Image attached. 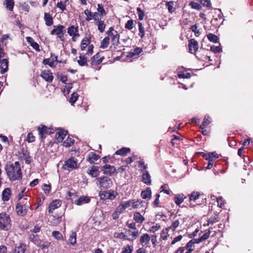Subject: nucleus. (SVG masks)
I'll return each instance as SVG.
<instances>
[{"instance_id": "obj_1", "label": "nucleus", "mask_w": 253, "mask_h": 253, "mask_svg": "<svg viewBox=\"0 0 253 253\" xmlns=\"http://www.w3.org/2000/svg\"><path fill=\"white\" fill-rule=\"evenodd\" d=\"M7 177L11 181L19 180L22 178V172L19 162L16 161L14 163L8 162L4 167Z\"/></svg>"}, {"instance_id": "obj_2", "label": "nucleus", "mask_w": 253, "mask_h": 253, "mask_svg": "<svg viewBox=\"0 0 253 253\" xmlns=\"http://www.w3.org/2000/svg\"><path fill=\"white\" fill-rule=\"evenodd\" d=\"M29 239L36 246L42 250L47 249L51 245V243L47 240H41L38 235L34 234H31L30 235Z\"/></svg>"}, {"instance_id": "obj_3", "label": "nucleus", "mask_w": 253, "mask_h": 253, "mask_svg": "<svg viewBox=\"0 0 253 253\" xmlns=\"http://www.w3.org/2000/svg\"><path fill=\"white\" fill-rule=\"evenodd\" d=\"M95 180L97 186L101 189H107L113 185L112 179L107 176H100L97 178Z\"/></svg>"}, {"instance_id": "obj_4", "label": "nucleus", "mask_w": 253, "mask_h": 253, "mask_svg": "<svg viewBox=\"0 0 253 253\" xmlns=\"http://www.w3.org/2000/svg\"><path fill=\"white\" fill-rule=\"evenodd\" d=\"M11 219L10 216L6 212H3L0 213V228L2 230L7 231L11 227Z\"/></svg>"}, {"instance_id": "obj_5", "label": "nucleus", "mask_w": 253, "mask_h": 253, "mask_svg": "<svg viewBox=\"0 0 253 253\" xmlns=\"http://www.w3.org/2000/svg\"><path fill=\"white\" fill-rule=\"evenodd\" d=\"M78 168L77 159L74 157H71L66 160L63 166V168L69 171Z\"/></svg>"}, {"instance_id": "obj_6", "label": "nucleus", "mask_w": 253, "mask_h": 253, "mask_svg": "<svg viewBox=\"0 0 253 253\" xmlns=\"http://www.w3.org/2000/svg\"><path fill=\"white\" fill-rule=\"evenodd\" d=\"M65 27L61 25L54 26L53 29L51 31V35H56L62 41H64V35L65 33Z\"/></svg>"}, {"instance_id": "obj_7", "label": "nucleus", "mask_w": 253, "mask_h": 253, "mask_svg": "<svg viewBox=\"0 0 253 253\" xmlns=\"http://www.w3.org/2000/svg\"><path fill=\"white\" fill-rule=\"evenodd\" d=\"M31 206L30 204H29L28 206H26L22 205V203H17L15 208L17 214L22 216L25 215L28 212V208Z\"/></svg>"}, {"instance_id": "obj_8", "label": "nucleus", "mask_w": 253, "mask_h": 253, "mask_svg": "<svg viewBox=\"0 0 253 253\" xmlns=\"http://www.w3.org/2000/svg\"><path fill=\"white\" fill-rule=\"evenodd\" d=\"M103 173L107 175L111 176L116 171V168L114 166L106 164L101 168Z\"/></svg>"}, {"instance_id": "obj_9", "label": "nucleus", "mask_w": 253, "mask_h": 253, "mask_svg": "<svg viewBox=\"0 0 253 253\" xmlns=\"http://www.w3.org/2000/svg\"><path fill=\"white\" fill-rule=\"evenodd\" d=\"M39 135L41 139L45 138L44 134H51L53 132V129L51 128H47L45 126H42L41 127L38 128Z\"/></svg>"}, {"instance_id": "obj_10", "label": "nucleus", "mask_w": 253, "mask_h": 253, "mask_svg": "<svg viewBox=\"0 0 253 253\" xmlns=\"http://www.w3.org/2000/svg\"><path fill=\"white\" fill-rule=\"evenodd\" d=\"M61 201L59 200H55L52 201L48 206V212L52 213L53 211L61 206Z\"/></svg>"}, {"instance_id": "obj_11", "label": "nucleus", "mask_w": 253, "mask_h": 253, "mask_svg": "<svg viewBox=\"0 0 253 253\" xmlns=\"http://www.w3.org/2000/svg\"><path fill=\"white\" fill-rule=\"evenodd\" d=\"M189 49L191 53H195L198 49V42L194 39H191L189 41Z\"/></svg>"}, {"instance_id": "obj_12", "label": "nucleus", "mask_w": 253, "mask_h": 253, "mask_svg": "<svg viewBox=\"0 0 253 253\" xmlns=\"http://www.w3.org/2000/svg\"><path fill=\"white\" fill-rule=\"evenodd\" d=\"M41 76L48 82H52L53 76L49 70H44L41 73Z\"/></svg>"}, {"instance_id": "obj_13", "label": "nucleus", "mask_w": 253, "mask_h": 253, "mask_svg": "<svg viewBox=\"0 0 253 253\" xmlns=\"http://www.w3.org/2000/svg\"><path fill=\"white\" fill-rule=\"evenodd\" d=\"M87 173L92 177H96L99 175V167L93 166L87 170Z\"/></svg>"}, {"instance_id": "obj_14", "label": "nucleus", "mask_w": 253, "mask_h": 253, "mask_svg": "<svg viewBox=\"0 0 253 253\" xmlns=\"http://www.w3.org/2000/svg\"><path fill=\"white\" fill-rule=\"evenodd\" d=\"M0 71L1 73L4 74L8 70V61L7 59H0Z\"/></svg>"}, {"instance_id": "obj_15", "label": "nucleus", "mask_w": 253, "mask_h": 253, "mask_svg": "<svg viewBox=\"0 0 253 253\" xmlns=\"http://www.w3.org/2000/svg\"><path fill=\"white\" fill-rule=\"evenodd\" d=\"M26 250V245L24 243H20L19 245L15 246L13 253H25Z\"/></svg>"}, {"instance_id": "obj_16", "label": "nucleus", "mask_w": 253, "mask_h": 253, "mask_svg": "<svg viewBox=\"0 0 253 253\" xmlns=\"http://www.w3.org/2000/svg\"><path fill=\"white\" fill-rule=\"evenodd\" d=\"M150 239L147 233L144 234L140 238V243L142 247H144L148 244Z\"/></svg>"}, {"instance_id": "obj_17", "label": "nucleus", "mask_w": 253, "mask_h": 253, "mask_svg": "<svg viewBox=\"0 0 253 253\" xmlns=\"http://www.w3.org/2000/svg\"><path fill=\"white\" fill-rule=\"evenodd\" d=\"M90 199L87 196H81L78 200H75V203L78 206H81L84 204L88 203L90 202Z\"/></svg>"}, {"instance_id": "obj_18", "label": "nucleus", "mask_w": 253, "mask_h": 253, "mask_svg": "<svg viewBox=\"0 0 253 253\" xmlns=\"http://www.w3.org/2000/svg\"><path fill=\"white\" fill-rule=\"evenodd\" d=\"M100 156L94 152L89 153L87 156V160L90 164H94Z\"/></svg>"}, {"instance_id": "obj_19", "label": "nucleus", "mask_w": 253, "mask_h": 253, "mask_svg": "<svg viewBox=\"0 0 253 253\" xmlns=\"http://www.w3.org/2000/svg\"><path fill=\"white\" fill-rule=\"evenodd\" d=\"M67 133V131L60 129H59V131L56 132V138L58 141L62 142L64 139V137L66 135Z\"/></svg>"}, {"instance_id": "obj_20", "label": "nucleus", "mask_w": 253, "mask_h": 253, "mask_svg": "<svg viewBox=\"0 0 253 253\" xmlns=\"http://www.w3.org/2000/svg\"><path fill=\"white\" fill-rule=\"evenodd\" d=\"M11 196V190L9 188H5L2 192V199L3 201H8Z\"/></svg>"}, {"instance_id": "obj_21", "label": "nucleus", "mask_w": 253, "mask_h": 253, "mask_svg": "<svg viewBox=\"0 0 253 253\" xmlns=\"http://www.w3.org/2000/svg\"><path fill=\"white\" fill-rule=\"evenodd\" d=\"M142 181L146 184L150 185L151 184V176L148 171H145L142 175Z\"/></svg>"}, {"instance_id": "obj_22", "label": "nucleus", "mask_w": 253, "mask_h": 253, "mask_svg": "<svg viewBox=\"0 0 253 253\" xmlns=\"http://www.w3.org/2000/svg\"><path fill=\"white\" fill-rule=\"evenodd\" d=\"M126 233L127 234V236H132V239L130 238V241H133V240L136 239L139 235V232L138 230L132 231L128 229L126 231Z\"/></svg>"}, {"instance_id": "obj_23", "label": "nucleus", "mask_w": 253, "mask_h": 253, "mask_svg": "<svg viewBox=\"0 0 253 253\" xmlns=\"http://www.w3.org/2000/svg\"><path fill=\"white\" fill-rule=\"evenodd\" d=\"M44 19L45 22V25L47 26H50L53 23V18L51 16L50 14L48 13H44Z\"/></svg>"}, {"instance_id": "obj_24", "label": "nucleus", "mask_w": 253, "mask_h": 253, "mask_svg": "<svg viewBox=\"0 0 253 253\" xmlns=\"http://www.w3.org/2000/svg\"><path fill=\"white\" fill-rule=\"evenodd\" d=\"M133 219L137 223H142L145 220V218L139 212H135Z\"/></svg>"}, {"instance_id": "obj_25", "label": "nucleus", "mask_w": 253, "mask_h": 253, "mask_svg": "<svg viewBox=\"0 0 253 253\" xmlns=\"http://www.w3.org/2000/svg\"><path fill=\"white\" fill-rule=\"evenodd\" d=\"M78 63L81 66H88L87 63V59L84 55L80 54L79 59L78 60Z\"/></svg>"}, {"instance_id": "obj_26", "label": "nucleus", "mask_w": 253, "mask_h": 253, "mask_svg": "<svg viewBox=\"0 0 253 253\" xmlns=\"http://www.w3.org/2000/svg\"><path fill=\"white\" fill-rule=\"evenodd\" d=\"M67 32L70 36L79 34L78 28L75 27L74 26H71L68 28Z\"/></svg>"}, {"instance_id": "obj_27", "label": "nucleus", "mask_w": 253, "mask_h": 253, "mask_svg": "<svg viewBox=\"0 0 253 253\" xmlns=\"http://www.w3.org/2000/svg\"><path fill=\"white\" fill-rule=\"evenodd\" d=\"M151 191L150 189L147 188V190L142 191L141 193V196L142 199H146L147 198H150L151 196Z\"/></svg>"}, {"instance_id": "obj_28", "label": "nucleus", "mask_w": 253, "mask_h": 253, "mask_svg": "<svg viewBox=\"0 0 253 253\" xmlns=\"http://www.w3.org/2000/svg\"><path fill=\"white\" fill-rule=\"evenodd\" d=\"M130 206L133 207V200H129L126 202L122 203L120 204V208H121L122 210H125Z\"/></svg>"}, {"instance_id": "obj_29", "label": "nucleus", "mask_w": 253, "mask_h": 253, "mask_svg": "<svg viewBox=\"0 0 253 253\" xmlns=\"http://www.w3.org/2000/svg\"><path fill=\"white\" fill-rule=\"evenodd\" d=\"M130 149L129 148L123 147L120 150H117L115 154L121 156L125 155L127 153L129 152Z\"/></svg>"}, {"instance_id": "obj_30", "label": "nucleus", "mask_w": 253, "mask_h": 253, "mask_svg": "<svg viewBox=\"0 0 253 253\" xmlns=\"http://www.w3.org/2000/svg\"><path fill=\"white\" fill-rule=\"evenodd\" d=\"M210 117L209 115H206L202 124L200 126V128L203 129L205 127L209 125L211 123V121L210 120Z\"/></svg>"}, {"instance_id": "obj_31", "label": "nucleus", "mask_w": 253, "mask_h": 253, "mask_svg": "<svg viewBox=\"0 0 253 253\" xmlns=\"http://www.w3.org/2000/svg\"><path fill=\"white\" fill-rule=\"evenodd\" d=\"M185 198L183 194L177 195L174 199V202L176 205H180L184 201Z\"/></svg>"}, {"instance_id": "obj_32", "label": "nucleus", "mask_w": 253, "mask_h": 253, "mask_svg": "<svg viewBox=\"0 0 253 253\" xmlns=\"http://www.w3.org/2000/svg\"><path fill=\"white\" fill-rule=\"evenodd\" d=\"M143 203H144V202L142 200H133V208H134V209L140 208L141 207H143Z\"/></svg>"}, {"instance_id": "obj_33", "label": "nucleus", "mask_w": 253, "mask_h": 253, "mask_svg": "<svg viewBox=\"0 0 253 253\" xmlns=\"http://www.w3.org/2000/svg\"><path fill=\"white\" fill-rule=\"evenodd\" d=\"M207 37L208 40L211 42L216 43L218 42V38L217 36L213 34L210 33L207 35Z\"/></svg>"}, {"instance_id": "obj_34", "label": "nucleus", "mask_w": 253, "mask_h": 253, "mask_svg": "<svg viewBox=\"0 0 253 253\" xmlns=\"http://www.w3.org/2000/svg\"><path fill=\"white\" fill-rule=\"evenodd\" d=\"M99 196L101 199H112V195L110 193L107 191H103L102 193H99Z\"/></svg>"}, {"instance_id": "obj_35", "label": "nucleus", "mask_w": 253, "mask_h": 253, "mask_svg": "<svg viewBox=\"0 0 253 253\" xmlns=\"http://www.w3.org/2000/svg\"><path fill=\"white\" fill-rule=\"evenodd\" d=\"M109 41L110 39L109 37H106L104 38L101 42V45L100 46V48L102 49L106 48L109 43Z\"/></svg>"}, {"instance_id": "obj_36", "label": "nucleus", "mask_w": 253, "mask_h": 253, "mask_svg": "<svg viewBox=\"0 0 253 253\" xmlns=\"http://www.w3.org/2000/svg\"><path fill=\"white\" fill-rule=\"evenodd\" d=\"M6 7L7 9L12 11L14 6V0H5Z\"/></svg>"}, {"instance_id": "obj_37", "label": "nucleus", "mask_w": 253, "mask_h": 253, "mask_svg": "<svg viewBox=\"0 0 253 253\" xmlns=\"http://www.w3.org/2000/svg\"><path fill=\"white\" fill-rule=\"evenodd\" d=\"M76 233L75 232H72L69 240L71 245H75L76 243Z\"/></svg>"}, {"instance_id": "obj_38", "label": "nucleus", "mask_w": 253, "mask_h": 253, "mask_svg": "<svg viewBox=\"0 0 253 253\" xmlns=\"http://www.w3.org/2000/svg\"><path fill=\"white\" fill-rule=\"evenodd\" d=\"M74 139L69 136L64 141L63 144L65 147H69L74 143Z\"/></svg>"}, {"instance_id": "obj_39", "label": "nucleus", "mask_w": 253, "mask_h": 253, "mask_svg": "<svg viewBox=\"0 0 253 253\" xmlns=\"http://www.w3.org/2000/svg\"><path fill=\"white\" fill-rule=\"evenodd\" d=\"M97 25L98 26V29L100 33H103L104 31L106 25L104 23V21L100 20L97 22Z\"/></svg>"}, {"instance_id": "obj_40", "label": "nucleus", "mask_w": 253, "mask_h": 253, "mask_svg": "<svg viewBox=\"0 0 253 253\" xmlns=\"http://www.w3.org/2000/svg\"><path fill=\"white\" fill-rule=\"evenodd\" d=\"M180 222L179 220L177 219L172 222L171 225L168 228V230H171L174 231L176 228L179 226Z\"/></svg>"}, {"instance_id": "obj_41", "label": "nucleus", "mask_w": 253, "mask_h": 253, "mask_svg": "<svg viewBox=\"0 0 253 253\" xmlns=\"http://www.w3.org/2000/svg\"><path fill=\"white\" fill-rule=\"evenodd\" d=\"M89 43V39L87 37H85L82 42V44L81 46V50H84Z\"/></svg>"}, {"instance_id": "obj_42", "label": "nucleus", "mask_w": 253, "mask_h": 253, "mask_svg": "<svg viewBox=\"0 0 253 253\" xmlns=\"http://www.w3.org/2000/svg\"><path fill=\"white\" fill-rule=\"evenodd\" d=\"M200 193L198 192H193L189 197L190 201H195L199 198Z\"/></svg>"}, {"instance_id": "obj_43", "label": "nucleus", "mask_w": 253, "mask_h": 253, "mask_svg": "<svg viewBox=\"0 0 253 253\" xmlns=\"http://www.w3.org/2000/svg\"><path fill=\"white\" fill-rule=\"evenodd\" d=\"M174 5V1H169L168 2H167L166 3V6H167L168 8V10L170 13L173 12L175 8L173 7Z\"/></svg>"}, {"instance_id": "obj_44", "label": "nucleus", "mask_w": 253, "mask_h": 253, "mask_svg": "<svg viewBox=\"0 0 253 253\" xmlns=\"http://www.w3.org/2000/svg\"><path fill=\"white\" fill-rule=\"evenodd\" d=\"M142 51V49L140 47L135 48L132 51L129 53L130 57H133L135 55H139Z\"/></svg>"}, {"instance_id": "obj_45", "label": "nucleus", "mask_w": 253, "mask_h": 253, "mask_svg": "<svg viewBox=\"0 0 253 253\" xmlns=\"http://www.w3.org/2000/svg\"><path fill=\"white\" fill-rule=\"evenodd\" d=\"M189 5L194 9L200 10L202 8V6L199 3L194 1H191Z\"/></svg>"}, {"instance_id": "obj_46", "label": "nucleus", "mask_w": 253, "mask_h": 253, "mask_svg": "<svg viewBox=\"0 0 253 253\" xmlns=\"http://www.w3.org/2000/svg\"><path fill=\"white\" fill-rule=\"evenodd\" d=\"M138 30H139V36L141 37V38H143L144 36L145 32L144 28L141 23L138 22Z\"/></svg>"}, {"instance_id": "obj_47", "label": "nucleus", "mask_w": 253, "mask_h": 253, "mask_svg": "<svg viewBox=\"0 0 253 253\" xmlns=\"http://www.w3.org/2000/svg\"><path fill=\"white\" fill-rule=\"evenodd\" d=\"M204 6H206L209 8H211V3L210 0H197Z\"/></svg>"}, {"instance_id": "obj_48", "label": "nucleus", "mask_w": 253, "mask_h": 253, "mask_svg": "<svg viewBox=\"0 0 253 253\" xmlns=\"http://www.w3.org/2000/svg\"><path fill=\"white\" fill-rule=\"evenodd\" d=\"M218 158V155L217 154H216L215 152H212L208 154V157L207 158V160H212V161L213 162V161Z\"/></svg>"}, {"instance_id": "obj_49", "label": "nucleus", "mask_w": 253, "mask_h": 253, "mask_svg": "<svg viewBox=\"0 0 253 253\" xmlns=\"http://www.w3.org/2000/svg\"><path fill=\"white\" fill-rule=\"evenodd\" d=\"M78 98V94L76 92H74L71 94V97L70 98V102L72 105H73L77 101Z\"/></svg>"}, {"instance_id": "obj_50", "label": "nucleus", "mask_w": 253, "mask_h": 253, "mask_svg": "<svg viewBox=\"0 0 253 253\" xmlns=\"http://www.w3.org/2000/svg\"><path fill=\"white\" fill-rule=\"evenodd\" d=\"M211 50L215 53H220L222 51V48L220 45L216 46L212 45L211 46Z\"/></svg>"}, {"instance_id": "obj_51", "label": "nucleus", "mask_w": 253, "mask_h": 253, "mask_svg": "<svg viewBox=\"0 0 253 253\" xmlns=\"http://www.w3.org/2000/svg\"><path fill=\"white\" fill-rule=\"evenodd\" d=\"M97 9L98 13H100L99 14L100 15L103 16V15H105L106 14V12L105 10H104L103 6L101 4H98Z\"/></svg>"}, {"instance_id": "obj_52", "label": "nucleus", "mask_w": 253, "mask_h": 253, "mask_svg": "<svg viewBox=\"0 0 253 253\" xmlns=\"http://www.w3.org/2000/svg\"><path fill=\"white\" fill-rule=\"evenodd\" d=\"M115 34L112 35V42L113 44L117 43L119 42V35L117 32V31H115Z\"/></svg>"}, {"instance_id": "obj_53", "label": "nucleus", "mask_w": 253, "mask_h": 253, "mask_svg": "<svg viewBox=\"0 0 253 253\" xmlns=\"http://www.w3.org/2000/svg\"><path fill=\"white\" fill-rule=\"evenodd\" d=\"M136 10L138 15L139 19L140 20H142L144 17V12L140 7H137L136 8Z\"/></svg>"}, {"instance_id": "obj_54", "label": "nucleus", "mask_w": 253, "mask_h": 253, "mask_svg": "<svg viewBox=\"0 0 253 253\" xmlns=\"http://www.w3.org/2000/svg\"><path fill=\"white\" fill-rule=\"evenodd\" d=\"M133 21L132 19L129 20L125 24V28L128 30H131L133 28Z\"/></svg>"}, {"instance_id": "obj_55", "label": "nucleus", "mask_w": 253, "mask_h": 253, "mask_svg": "<svg viewBox=\"0 0 253 253\" xmlns=\"http://www.w3.org/2000/svg\"><path fill=\"white\" fill-rule=\"evenodd\" d=\"M84 13L87 16L85 18V20L87 21H89L91 20V16L92 15V13L88 9H85L84 11Z\"/></svg>"}, {"instance_id": "obj_56", "label": "nucleus", "mask_w": 253, "mask_h": 253, "mask_svg": "<svg viewBox=\"0 0 253 253\" xmlns=\"http://www.w3.org/2000/svg\"><path fill=\"white\" fill-rule=\"evenodd\" d=\"M52 235L57 240H60L62 238V234L60 232L57 231H53L52 233Z\"/></svg>"}, {"instance_id": "obj_57", "label": "nucleus", "mask_w": 253, "mask_h": 253, "mask_svg": "<svg viewBox=\"0 0 253 253\" xmlns=\"http://www.w3.org/2000/svg\"><path fill=\"white\" fill-rule=\"evenodd\" d=\"M94 19L95 21H97L98 22L101 19V15L99 14L98 12H94L92 13V15L91 16V19Z\"/></svg>"}, {"instance_id": "obj_58", "label": "nucleus", "mask_w": 253, "mask_h": 253, "mask_svg": "<svg viewBox=\"0 0 253 253\" xmlns=\"http://www.w3.org/2000/svg\"><path fill=\"white\" fill-rule=\"evenodd\" d=\"M51 186L48 184H44L42 186V190L44 191L45 194H48L49 193Z\"/></svg>"}, {"instance_id": "obj_59", "label": "nucleus", "mask_w": 253, "mask_h": 253, "mask_svg": "<svg viewBox=\"0 0 253 253\" xmlns=\"http://www.w3.org/2000/svg\"><path fill=\"white\" fill-rule=\"evenodd\" d=\"M211 231L210 230H208L207 232H206L205 233H204L200 238V240L201 242H203L206 240H207L210 234Z\"/></svg>"}, {"instance_id": "obj_60", "label": "nucleus", "mask_w": 253, "mask_h": 253, "mask_svg": "<svg viewBox=\"0 0 253 253\" xmlns=\"http://www.w3.org/2000/svg\"><path fill=\"white\" fill-rule=\"evenodd\" d=\"M118 237L120 238L121 239H123L125 240H127L130 241V238H128L127 235L125 234L123 232H121V233H119L118 235Z\"/></svg>"}, {"instance_id": "obj_61", "label": "nucleus", "mask_w": 253, "mask_h": 253, "mask_svg": "<svg viewBox=\"0 0 253 253\" xmlns=\"http://www.w3.org/2000/svg\"><path fill=\"white\" fill-rule=\"evenodd\" d=\"M160 197V195L159 194H157L156 195V199L153 202V206L154 207H159V198Z\"/></svg>"}, {"instance_id": "obj_62", "label": "nucleus", "mask_w": 253, "mask_h": 253, "mask_svg": "<svg viewBox=\"0 0 253 253\" xmlns=\"http://www.w3.org/2000/svg\"><path fill=\"white\" fill-rule=\"evenodd\" d=\"M57 7L59 8L62 11H64L66 9V6L61 1L57 3Z\"/></svg>"}, {"instance_id": "obj_63", "label": "nucleus", "mask_w": 253, "mask_h": 253, "mask_svg": "<svg viewBox=\"0 0 253 253\" xmlns=\"http://www.w3.org/2000/svg\"><path fill=\"white\" fill-rule=\"evenodd\" d=\"M27 140L29 142H33L35 141V137L32 133H29L27 135Z\"/></svg>"}, {"instance_id": "obj_64", "label": "nucleus", "mask_w": 253, "mask_h": 253, "mask_svg": "<svg viewBox=\"0 0 253 253\" xmlns=\"http://www.w3.org/2000/svg\"><path fill=\"white\" fill-rule=\"evenodd\" d=\"M132 249L129 246H127L126 248L123 249V253H131Z\"/></svg>"}]
</instances>
